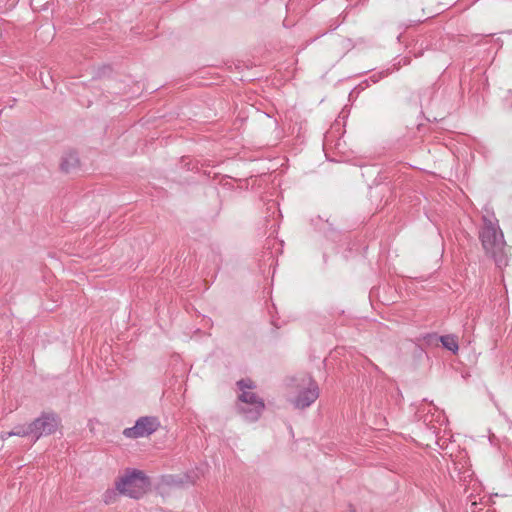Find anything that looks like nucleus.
Returning a JSON list of instances; mask_svg holds the SVG:
<instances>
[{"label":"nucleus","mask_w":512,"mask_h":512,"mask_svg":"<svg viewBox=\"0 0 512 512\" xmlns=\"http://www.w3.org/2000/svg\"><path fill=\"white\" fill-rule=\"evenodd\" d=\"M480 239L483 248L494 258L496 265L500 268L507 266L508 258L504 253V236L497 220L484 217V226L480 232Z\"/></svg>","instance_id":"nucleus-1"},{"label":"nucleus","mask_w":512,"mask_h":512,"mask_svg":"<svg viewBox=\"0 0 512 512\" xmlns=\"http://www.w3.org/2000/svg\"><path fill=\"white\" fill-rule=\"evenodd\" d=\"M240 390L238 410L246 421L255 422L261 416L265 405L263 400L253 391L255 384L251 379H241L237 382Z\"/></svg>","instance_id":"nucleus-2"},{"label":"nucleus","mask_w":512,"mask_h":512,"mask_svg":"<svg viewBox=\"0 0 512 512\" xmlns=\"http://www.w3.org/2000/svg\"><path fill=\"white\" fill-rule=\"evenodd\" d=\"M289 401L297 409H305L311 406L319 397V387L308 374L291 379Z\"/></svg>","instance_id":"nucleus-3"},{"label":"nucleus","mask_w":512,"mask_h":512,"mask_svg":"<svg viewBox=\"0 0 512 512\" xmlns=\"http://www.w3.org/2000/svg\"><path fill=\"white\" fill-rule=\"evenodd\" d=\"M149 486V480L145 474L136 469H128L125 474L116 482L117 490L131 498L141 497Z\"/></svg>","instance_id":"nucleus-4"},{"label":"nucleus","mask_w":512,"mask_h":512,"mask_svg":"<svg viewBox=\"0 0 512 512\" xmlns=\"http://www.w3.org/2000/svg\"><path fill=\"white\" fill-rule=\"evenodd\" d=\"M59 423V418L54 413H43L30 423L33 432V442H36L42 436L55 433Z\"/></svg>","instance_id":"nucleus-5"},{"label":"nucleus","mask_w":512,"mask_h":512,"mask_svg":"<svg viewBox=\"0 0 512 512\" xmlns=\"http://www.w3.org/2000/svg\"><path fill=\"white\" fill-rule=\"evenodd\" d=\"M159 425L160 423L155 417H141L136 421L133 427L125 428L123 435L133 439L147 437L154 433Z\"/></svg>","instance_id":"nucleus-6"},{"label":"nucleus","mask_w":512,"mask_h":512,"mask_svg":"<svg viewBox=\"0 0 512 512\" xmlns=\"http://www.w3.org/2000/svg\"><path fill=\"white\" fill-rule=\"evenodd\" d=\"M11 436H20V437L32 436L33 437V432H32V428H31V424L19 425V426H16L10 432H3L1 434V439L2 440H6L7 438H9Z\"/></svg>","instance_id":"nucleus-7"},{"label":"nucleus","mask_w":512,"mask_h":512,"mask_svg":"<svg viewBox=\"0 0 512 512\" xmlns=\"http://www.w3.org/2000/svg\"><path fill=\"white\" fill-rule=\"evenodd\" d=\"M440 341L447 350L453 353H456L459 349L457 337L454 335L441 336Z\"/></svg>","instance_id":"nucleus-8"},{"label":"nucleus","mask_w":512,"mask_h":512,"mask_svg":"<svg viewBox=\"0 0 512 512\" xmlns=\"http://www.w3.org/2000/svg\"><path fill=\"white\" fill-rule=\"evenodd\" d=\"M78 159L74 154H71L68 158L64 159L61 163V169L65 172H70L71 169L76 166Z\"/></svg>","instance_id":"nucleus-9"}]
</instances>
